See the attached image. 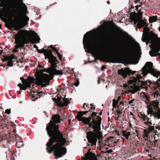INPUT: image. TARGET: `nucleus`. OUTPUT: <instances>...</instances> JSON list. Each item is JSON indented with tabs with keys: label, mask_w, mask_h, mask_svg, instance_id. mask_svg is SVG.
I'll list each match as a JSON object with an SVG mask.
<instances>
[{
	"label": "nucleus",
	"mask_w": 160,
	"mask_h": 160,
	"mask_svg": "<svg viewBox=\"0 0 160 160\" xmlns=\"http://www.w3.org/2000/svg\"><path fill=\"white\" fill-rule=\"evenodd\" d=\"M158 17L157 16H152L149 18V21L150 23L155 22L157 20Z\"/></svg>",
	"instance_id": "cd10ccee"
},
{
	"label": "nucleus",
	"mask_w": 160,
	"mask_h": 160,
	"mask_svg": "<svg viewBox=\"0 0 160 160\" xmlns=\"http://www.w3.org/2000/svg\"><path fill=\"white\" fill-rule=\"evenodd\" d=\"M12 139H15V138H16L17 137L16 136V135H14V136H12Z\"/></svg>",
	"instance_id": "4d7b16f0"
},
{
	"label": "nucleus",
	"mask_w": 160,
	"mask_h": 160,
	"mask_svg": "<svg viewBox=\"0 0 160 160\" xmlns=\"http://www.w3.org/2000/svg\"><path fill=\"white\" fill-rule=\"evenodd\" d=\"M136 45L138 47V52L140 54H141V50L140 47V46H139V43H138L137 42H136Z\"/></svg>",
	"instance_id": "72a5a7b5"
},
{
	"label": "nucleus",
	"mask_w": 160,
	"mask_h": 160,
	"mask_svg": "<svg viewBox=\"0 0 160 160\" xmlns=\"http://www.w3.org/2000/svg\"><path fill=\"white\" fill-rule=\"evenodd\" d=\"M100 41H103L104 42L108 43L109 44H112L113 45H118L119 44V45H120H120H121V44H122L123 42H123H124V40L123 39H121L120 38V39H118V40H113V39H111V38H103V39H102Z\"/></svg>",
	"instance_id": "4468645a"
},
{
	"label": "nucleus",
	"mask_w": 160,
	"mask_h": 160,
	"mask_svg": "<svg viewBox=\"0 0 160 160\" xmlns=\"http://www.w3.org/2000/svg\"><path fill=\"white\" fill-rule=\"evenodd\" d=\"M156 93L158 95V96H160V93L158 92V91L155 92H154L152 94V98L153 99V101H151L150 99V97L149 96H148V95L145 94L144 93H143V97L144 99H145L146 100L145 101V103L147 104L148 105V108L149 106L150 105V104L153 103V102L155 101V100L154 98V97L153 96V95L155 94Z\"/></svg>",
	"instance_id": "a211bd4d"
},
{
	"label": "nucleus",
	"mask_w": 160,
	"mask_h": 160,
	"mask_svg": "<svg viewBox=\"0 0 160 160\" xmlns=\"http://www.w3.org/2000/svg\"><path fill=\"white\" fill-rule=\"evenodd\" d=\"M142 74L144 77L148 73H150L152 75L158 78L160 76L156 83L157 88L160 89V72L156 70L153 68V63L151 62H147L145 66L142 68Z\"/></svg>",
	"instance_id": "0eeeda50"
},
{
	"label": "nucleus",
	"mask_w": 160,
	"mask_h": 160,
	"mask_svg": "<svg viewBox=\"0 0 160 160\" xmlns=\"http://www.w3.org/2000/svg\"><path fill=\"white\" fill-rule=\"evenodd\" d=\"M89 32H87L84 35L83 40V43L84 44V48H86L88 50H90L93 48L94 46H98L100 43V41H94L92 40L91 37L89 36Z\"/></svg>",
	"instance_id": "1a4fd4ad"
},
{
	"label": "nucleus",
	"mask_w": 160,
	"mask_h": 160,
	"mask_svg": "<svg viewBox=\"0 0 160 160\" xmlns=\"http://www.w3.org/2000/svg\"><path fill=\"white\" fill-rule=\"evenodd\" d=\"M138 116L143 120L144 123L148 127V128L145 129L143 131V138L146 140L144 142V145L147 149H150L153 145V142L150 140L149 134L152 133L153 134H154V135H157L158 134L157 130L158 129L159 130V128L158 127L152 126V123L151 119L143 112H140Z\"/></svg>",
	"instance_id": "20e7f679"
},
{
	"label": "nucleus",
	"mask_w": 160,
	"mask_h": 160,
	"mask_svg": "<svg viewBox=\"0 0 160 160\" xmlns=\"http://www.w3.org/2000/svg\"><path fill=\"white\" fill-rule=\"evenodd\" d=\"M58 99L56 102L57 105L60 107H63L64 106H67L70 103L68 99L66 98L65 97L62 98V100L63 101V102H62L61 98L58 97Z\"/></svg>",
	"instance_id": "6ab92c4d"
},
{
	"label": "nucleus",
	"mask_w": 160,
	"mask_h": 160,
	"mask_svg": "<svg viewBox=\"0 0 160 160\" xmlns=\"http://www.w3.org/2000/svg\"><path fill=\"white\" fill-rule=\"evenodd\" d=\"M124 53L130 59H133L136 56V53L133 47L129 46L124 51Z\"/></svg>",
	"instance_id": "2eb2a0df"
},
{
	"label": "nucleus",
	"mask_w": 160,
	"mask_h": 160,
	"mask_svg": "<svg viewBox=\"0 0 160 160\" xmlns=\"http://www.w3.org/2000/svg\"><path fill=\"white\" fill-rule=\"evenodd\" d=\"M5 112L8 114H9L11 113V109H7L5 110Z\"/></svg>",
	"instance_id": "c03bdc74"
},
{
	"label": "nucleus",
	"mask_w": 160,
	"mask_h": 160,
	"mask_svg": "<svg viewBox=\"0 0 160 160\" xmlns=\"http://www.w3.org/2000/svg\"><path fill=\"white\" fill-rule=\"evenodd\" d=\"M105 68V66H102L101 68V69L102 70H104Z\"/></svg>",
	"instance_id": "864d4df0"
},
{
	"label": "nucleus",
	"mask_w": 160,
	"mask_h": 160,
	"mask_svg": "<svg viewBox=\"0 0 160 160\" xmlns=\"http://www.w3.org/2000/svg\"><path fill=\"white\" fill-rule=\"evenodd\" d=\"M100 78H99L98 79V84H99L100 83Z\"/></svg>",
	"instance_id": "5fc2aeb1"
},
{
	"label": "nucleus",
	"mask_w": 160,
	"mask_h": 160,
	"mask_svg": "<svg viewBox=\"0 0 160 160\" xmlns=\"http://www.w3.org/2000/svg\"><path fill=\"white\" fill-rule=\"evenodd\" d=\"M122 135L127 140H130L131 139V133L130 132H128L127 131L123 130L122 131Z\"/></svg>",
	"instance_id": "393cba45"
},
{
	"label": "nucleus",
	"mask_w": 160,
	"mask_h": 160,
	"mask_svg": "<svg viewBox=\"0 0 160 160\" xmlns=\"http://www.w3.org/2000/svg\"><path fill=\"white\" fill-rule=\"evenodd\" d=\"M126 69L127 68H122L118 70V74L122 76L124 78L130 75L131 74H133L136 72V71H132L129 69L127 70Z\"/></svg>",
	"instance_id": "ddd939ff"
},
{
	"label": "nucleus",
	"mask_w": 160,
	"mask_h": 160,
	"mask_svg": "<svg viewBox=\"0 0 160 160\" xmlns=\"http://www.w3.org/2000/svg\"><path fill=\"white\" fill-rule=\"evenodd\" d=\"M52 51H54L55 52H56L57 53V54L58 53H59L58 52V50L57 49L55 48H53V49L52 50Z\"/></svg>",
	"instance_id": "8fccbe9b"
},
{
	"label": "nucleus",
	"mask_w": 160,
	"mask_h": 160,
	"mask_svg": "<svg viewBox=\"0 0 160 160\" xmlns=\"http://www.w3.org/2000/svg\"><path fill=\"white\" fill-rule=\"evenodd\" d=\"M130 20L133 21L134 24L137 25L138 23L139 22L137 13L135 11H134L133 12L130 13Z\"/></svg>",
	"instance_id": "412c9836"
},
{
	"label": "nucleus",
	"mask_w": 160,
	"mask_h": 160,
	"mask_svg": "<svg viewBox=\"0 0 160 160\" xmlns=\"http://www.w3.org/2000/svg\"><path fill=\"white\" fill-rule=\"evenodd\" d=\"M144 80V78H143L140 75H137L136 77L134 79V82L135 84L139 86L142 87L143 88H146L150 86L151 83V81L150 80H147L145 82L142 81Z\"/></svg>",
	"instance_id": "f8f14e48"
},
{
	"label": "nucleus",
	"mask_w": 160,
	"mask_h": 160,
	"mask_svg": "<svg viewBox=\"0 0 160 160\" xmlns=\"http://www.w3.org/2000/svg\"><path fill=\"white\" fill-rule=\"evenodd\" d=\"M79 83V80L78 79H77L76 82L74 83L73 85L76 87H78V86Z\"/></svg>",
	"instance_id": "58836bf2"
},
{
	"label": "nucleus",
	"mask_w": 160,
	"mask_h": 160,
	"mask_svg": "<svg viewBox=\"0 0 160 160\" xmlns=\"http://www.w3.org/2000/svg\"><path fill=\"white\" fill-rule=\"evenodd\" d=\"M157 44H159V46H158V45H152V49L149 52V54L151 57L160 56V53L159 52L160 51V42L158 43Z\"/></svg>",
	"instance_id": "f3484780"
},
{
	"label": "nucleus",
	"mask_w": 160,
	"mask_h": 160,
	"mask_svg": "<svg viewBox=\"0 0 160 160\" xmlns=\"http://www.w3.org/2000/svg\"><path fill=\"white\" fill-rule=\"evenodd\" d=\"M115 28L119 31L125 33V32L123 31L122 29L120 27L117 26L116 25H115Z\"/></svg>",
	"instance_id": "473e14b6"
},
{
	"label": "nucleus",
	"mask_w": 160,
	"mask_h": 160,
	"mask_svg": "<svg viewBox=\"0 0 160 160\" xmlns=\"http://www.w3.org/2000/svg\"><path fill=\"white\" fill-rule=\"evenodd\" d=\"M112 150L110 149L109 150H107L106 152L108 153H110V152H112Z\"/></svg>",
	"instance_id": "3c124183"
},
{
	"label": "nucleus",
	"mask_w": 160,
	"mask_h": 160,
	"mask_svg": "<svg viewBox=\"0 0 160 160\" xmlns=\"http://www.w3.org/2000/svg\"><path fill=\"white\" fill-rule=\"evenodd\" d=\"M17 49H15V50H14V51L15 52H18V51Z\"/></svg>",
	"instance_id": "052dcab7"
},
{
	"label": "nucleus",
	"mask_w": 160,
	"mask_h": 160,
	"mask_svg": "<svg viewBox=\"0 0 160 160\" xmlns=\"http://www.w3.org/2000/svg\"><path fill=\"white\" fill-rule=\"evenodd\" d=\"M38 52L39 53H44L45 58L48 59V62L51 64V68H48V72L55 75H62L63 73L61 70L56 69L57 64L58 61L57 58L52 54V51L51 49H46L42 48L41 50L38 49Z\"/></svg>",
	"instance_id": "423d86ee"
},
{
	"label": "nucleus",
	"mask_w": 160,
	"mask_h": 160,
	"mask_svg": "<svg viewBox=\"0 0 160 160\" xmlns=\"http://www.w3.org/2000/svg\"><path fill=\"white\" fill-rule=\"evenodd\" d=\"M135 151V149L134 148H133V150H132V151H131V152H132V153H133Z\"/></svg>",
	"instance_id": "e2e57ef3"
},
{
	"label": "nucleus",
	"mask_w": 160,
	"mask_h": 160,
	"mask_svg": "<svg viewBox=\"0 0 160 160\" xmlns=\"http://www.w3.org/2000/svg\"><path fill=\"white\" fill-rule=\"evenodd\" d=\"M20 79L22 80H22H24V78L23 77H21L20 78Z\"/></svg>",
	"instance_id": "680f3d73"
},
{
	"label": "nucleus",
	"mask_w": 160,
	"mask_h": 160,
	"mask_svg": "<svg viewBox=\"0 0 160 160\" xmlns=\"http://www.w3.org/2000/svg\"><path fill=\"white\" fill-rule=\"evenodd\" d=\"M104 58L106 59V61L107 62H111L112 63L116 62V60L114 59L112 57L110 56L106 55L105 56Z\"/></svg>",
	"instance_id": "bb28decb"
},
{
	"label": "nucleus",
	"mask_w": 160,
	"mask_h": 160,
	"mask_svg": "<svg viewBox=\"0 0 160 160\" xmlns=\"http://www.w3.org/2000/svg\"><path fill=\"white\" fill-rule=\"evenodd\" d=\"M135 8H136L135 9L137 10L138 9V7L137 5L135 6Z\"/></svg>",
	"instance_id": "0e129e2a"
},
{
	"label": "nucleus",
	"mask_w": 160,
	"mask_h": 160,
	"mask_svg": "<svg viewBox=\"0 0 160 160\" xmlns=\"http://www.w3.org/2000/svg\"><path fill=\"white\" fill-rule=\"evenodd\" d=\"M36 93L32 94V99L35 98V99H38V98H40L42 97L43 95V92L42 91L37 92H36Z\"/></svg>",
	"instance_id": "b1692460"
},
{
	"label": "nucleus",
	"mask_w": 160,
	"mask_h": 160,
	"mask_svg": "<svg viewBox=\"0 0 160 160\" xmlns=\"http://www.w3.org/2000/svg\"><path fill=\"white\" fill-rule=\"evenodd\" d=\"M15 6L10 3L6 4L5 6V10L1 15H0V19L4 22L8 18L12 21L13 18L14 22L12 24H9V28H14L15 30H19L26 26V24L23 21L21 15V9H15Z\"/></svg>",
	"instance_id": "7ed1b4c3"
},
{
	"label": "nucleus",
	"mask_w": 160,
	"mask_h": 160,
	"mask_svg": "<svg viewBox=\"0 0 160 160\" xmlns=\"http://www.w3.org/2000/svg\"><path fill=\"white\" fill-rule=\"evenodd\" d=\"M88 105L84 103L82 108L85 111L78 112L76 117L78 121H82L85 125H88L90 130L91 129H93V131H89L86 133L88 142L91 143V145L92 146L96 145L98 140L99 141L98 142H100L103 138L102 133L99 131L101 130L102 118L99 116L96 117L98 113L95 112H92L88 117H83L84 115L87 116V113L95 110V107H93L92 104H90L91 106L90 109Z\"/></svg>",
	"instance_id": "f03ea898"
},
{
	"label": "nucleus",
	"mask_w": 160,
	"mask_h": 160,
	"mask_svg": "<svg viewBox=\"0 0 160 160\" xmlns=\"http://www.w3.org/2000/svg\"><path fill=\"white\" fill-rule=\"evenodd\" d=\"M22 83L23 84V85L26 84L28 82V81H27L25 79L24 80H22Z\"/></svg>",
	"instance_id": "09e8293b"
},
{
	"label": "nucleus",
	"mask_w": 160,
	"mask_h": 160,
	"mask_svg": "<svg viewBox=\"0 0 160 160\" xmlns=\"http://www.w3.org/2000/svg\"><path fill=\"white\" fill-rule=\"evenodd\" d=\"M49 48H51L52 49V50L53 49V48H55L54 47H53L52 46V45H50V46L49 47Z\"/></svg>",
	"instance_id": "6e6d98bb"
},
{
	"label": "nucleus",
	"mask_w": 160,
	"mask_h": 160,
	"mask_svg": "<svg viewBox=\"0 0 160 160\" xmlns=\"http://www.w3.org/2000/svg\"><path fill=\"white\" fill-rule=\"evenodd\" d=\"M57 55L59 59L61 61H62V55L60 54L59 53H58Z\"/></svg>",
	"instance_id": "de8ad7c7"
},
{
	"label": "nucleus",
	"mask_w": 160,
	"mask_h": 160,
	"mask_svg": "<svg viewBox=\"0 0 160 160\" xmlns=\"http://www.w3.org/2000/svg\"><path fill=\"white\" fill-rule=\"evenodd\" d=\"M146 36L147 37V42H149L152 45H158V43L160 42V37H158V35L153 32L152 31L147 33Z\"/></svg>",
	"instance_id": "9d476101"
},
{
	"label": "nucleus",
	"mask_w": 160,
	"mask_h": 160,
	"mask_svg": "<svg viewBox=\"0 0 160 160\" xmlns=\"http://www.w3.org/2000/svg\"><path fill=\"white\" fill-rule=\"evenodd\" d=\"M0 124H1L2 128H4V127L6 128L7 126H9L12 125L10 120L6 118L4 116L3 117L0 115Z\"/></svg>",
	"instance_id": "dca6fc26"
},
{
	"label": "nucleus",
	"mask_w": 160,
	"mask_h": 160,
	"mask_svg": "<svg viewBox=\"0 0 160 160\" xmlns=\"http://www.w3.org/2000/svg\"><path fill=\"white\" fill-rule=\"evenodd\" d=\"M141 22L142 27L144 26L145 27H147V26H148V24L143 21Z\"/></svg>",
	"instance_id": "e433bc0d"
},
{
	"label": "nucleus",
	"mask_w": 160,
	"mask_h": 160,
	"mask_svg": "<svg viewBox=\"0 0 160 160\" xmlns=\"http://www.w3.org/2000/svg\"><path fill=\"white\" fill-rule=\"evenodd\" d=\"M21 41H22L25 44H27L28 42H29V41L27 39H24L22 40L21 39Z\"/></svg>",
	"instance_id": "37998d69"
},
{
	"label": "nucleus",
	"mask_w": 160,
	"mask_h": 160,
	"mask_svg": "<svg viewBox=\"0 0 160 160\" xmlns=\"http://www.w3.org/2000/svg\"><path fill=\"white\" fill-rule=\"evenodd\" d=\"M44 72H48V69H44L38 70L35 74L36 78L33 77H30L28 79V82L31 84H36L42 87L49 85L50 80L53 78L54 74L50 73V75H48L43 73Z\"/></svg>",
	"instance_id": "39448f33"
},
{
	"label": "nucleus",
	"mask_w": 160,
	"mask_h": 160,
	"mask_svg": "<svg viewBox=\"0 0 160 160\" xmlns=\"http://www.w3.org/2000/svg\"><path fill=\"white\" fill-rule=\"evenodd\" d=\"M13 132H14V134H15V133L16 132V129H14L13 130Z\"/></svg>",
	"instance_id": "774afa93"
},
{
	"label": "nucleus",
	"mask_w": 160,
	"mask_h": 160,
	"mask_svg": "<svg viewBox=\"0 0 160 160\" xmlns=\"http://www.w3.org/2000/svg\"><path fill=\"white\" fill-rule=\"evenodd\" d=\"M138 14V17H142V12L140 10H139L138 11V13H137Z\"/></svg>",
	"instance_id": "c9c22d12"
},
{
	"label": "nucleus",
	"mask_w": 160,
	"mask_h": 160,
	"mask_svg": "<svg viewBox=\"0 0 160 160\" xmlns=\"http://www.w3.org/2000/svg\"><path fill=\"white\" fill-rule=\"evenodd\" d=\"M24 31L22 29L20 30L18 33L14 35V39L15 40V42L16 44L15 46V49H18L20 48H23L24 47V43L21 41V38L24 36Z\"/></svg>",
	"instance_id": "9b49d317"
},
{
	"label": "nucleus",
	"mask_w": 160,
	"mask_h": 160,
	"mask_svg": "<svg viewBox=\"0 0 160 160\" xmlns=\"http://www.w3.org/2000/svg\"><path fill=\"white\" fill-rule=\"evenodd\" d=\"M136 102V101L134 99H133L132 100H131L129 102V104H131V106H134V105L133 104H131L132 103H135Z\"/></svg>",
	"instance_id": "f704fd0d"
},
{
	"label": "nucleus",
	"mask_w": 160,
	"mask_h": 160,
	"mask_svg": "<svg viewBox=\"0 0 160 160\" xmlns=\"http://www.w3.org/2000/svg\"><path fill=\"white\" fill-rule=\"evenodd\" d=\"M138 131L136 129H135V132H133V134H137V136L138 137Z\"/></svg>",
	"instance_id": "49530a36"
},
{
	"label": "nucleus",
	"mask_w": 160,
	"mask_h": 160,
	"mask_svg": "<svg viewBox=\"0 0 160 160\" xmlns=\"http://www.w3.org/2000/svg\"><path fill=\"white\" fill-rule=\"evenodd\" d=\"M73 84L72 83H70L69 86L71 87V86H73Z\"/></svg>",
	"instance_id": "338daca9"
},
{
	"label": "nucleus",
	"mask_w": 160,
	"mask_h": 160,
	"mask_svg": "<svg viewBox=\"0 0 160 160\" xmlns=\"http://www.w3.org/2000/svg\"><path fill=\"white\" fill-rule=\"evenodd\" d=\"M150 29L147 27H145L143 28V33L142 38V41L144 42H147V37L146 36V34L150 31Z\"/></svg>",
	"instance_id": "4be33fe9"
},
{
	"label": "nucleus",
	"mask_w": 160,
	"mask_h": 160,
	"mask_svg": "<svg viewBox=\"0 0 160 160\" xmlns=\"http://www.w3.org/2000/svg\"><path fill=\"white\" fill-rule=\"evenodd\" d=\"M156 137L155 136H154V141L153 142V143H154V145H153V147H155L156 146V144L157 143V142L158 141V140L156 139Z\"/></svg>",
	"instance_id": "4c0bfd02"
},
{
	"label": "nucleus",
	"mask_w": 160,
	"mask_h": 160,
	"mask_svg": "<svg viewBox=\"0 0 160 160\" xmlns=\"http://www.w3.org/2000/svg\"><path fill=\"white\" fill-rule=\"evenodd\" d=\"M33 47L34 48H36L37 50L38 49V48L37 45L35 44H34L33 45Z\"/></svg>",
	"instance_id": "603ef678"
},
{
	"label": "nucleus",
	"mask_w": 160,
	"mask_h": 160,
	"mask_svg": "<svg viewBox=\"0 0 160 160\" xmlns=\"http://www.w3.org/2000/svg\"><path fill=\"white\" fill-rule=\"evenodd\" d=\"M137 25V28H140L142 27L141 22H138Z\"/></svg>",
	"instance_id": "ea45409f"
},
{
	"label": "nucleus",
	"mask_w": 160,
	"mask_h": 160,
	"mask_svg": "<svg viewBox=\"0 0 160 160\" xmlns=\"http://www.w3.org/2000/svg\"><path fill=\"white\" fill-rule=\"evenodd\" d=\"M18 86L19 87L20 89L21 90H25L27 89L26 84L25 85H22L21 83H19L18 84Z\"/></svg>",
	"instance_id": "7c9ffc66"
},
{
	"label": "nucleus",
	"mask_w": 160,
	"mask_h": 160,
	"mask_svg": "<svg viewBox=\"0 0 160 160\" xmlns=\"http://www.w3.org/2000/svg\"><path fill=\"white\" fill-rule=\"evenodd\" d=\"M94 50V54L93 55L95 56V60L94 61H96L97 59H99L100 60L102 61V58L100 57V55L98 51L96 49L93 50Z\"/></svg>",
	"instance_id": "a878e982"
},
{
	"label": "nucleus",
	"mask_w": 160,
	"mask_h": 160,
	"mask_svg": "<svg viewBox=\"0 0 160 160\" xmlns=\"http://www.w3.org/2000/svg\"><path fill=\"white\" fill-rule=\"evenodd\" d=\"M99 111H100L99 112V113L98 112V114H99V115H97V114L96 117H98V116H99L100 117H100V116L102 115V112L103 111V110H100Z\"/></svg>",
	"instance_id": "a18cd8bd"
},
{
	"label": "nucleus",
	"mask_w": 160,
	"mask_h": 160,
	"mask_svg": "<svg viewBox=\"0 0 160 160\" xmlns=\"http://www.w3.org/2000/svg\"><path fill=\"white\" fill-rule=\"evenodd\" d=\"M124 105L122 102H120L119 104L117 106V109L122 110L124 109Z\"/></svg>",
	"instance_id": "c85d7f7f"
},
{
	"label": "nucleus",
	"mask_w": 160,
	"mask_h": 160,
	"mask_svg": "<svg viewBox=\"0 0 160 160\" xmlns=\"http://www.w3.org/2000/svg\"><path fill=\"white\" fill-rule=\"evenodd\" d=\"M112 106L113 108H117V106L119 104V102L118 101L116 100L115 99H114L112 100Z\"/></svg>",
	"instance_id": "c756f323"
},
{
	"label": "nucleus",
	"mask_w": 160,
	"mask_h": 160,
	"mask_svg": "<svg viewBox=\"0 0 160 160\" xmlns=\"http://www.w3.org/2000/svg\"><path fill=\"white\" fill-rule=\"evenodd\" d=\"M52 120L47 124L46 130L50 137L46 143V149L49 153L54 152V155L60 158L66 153V148L63 147L67 142L62 133L59 130L58 123L62 120L60 115L56 114L52 116Z\"/></svg>",
	"instance_id": "f257e3e1"
},
{
	"label": "nucleus",
	"mask_w": 160,
	"mask_h": 160,
	"mask_svg": "<svg viewBox=\"0 0 160 160\" xmlns=\"http://www.w3.org/2000/svg\"><path fill=\"white\" fill-rule=\"evenodd\" d=\"M153 96L155 101L150 104L149 106L148 111H147L148 115H150V117H152V115L160 119V112H157L160 110L159 107V104L160 101V96H158L156 93H155Z\"/></svg>",
	"instance_id": "6e6552de"
},
{
	"label": "nucleus",
	"mask_w": 160,
	"mask_h": 160,
	"mask_svg": "<svg viewBox=\"0 0 160 160\" xmlns=\"http://www.w3.org/2000/svg\"><path fill=\"white\" fill-rule=\"evenodd\" d=\"M90 148L88 149V152L85 154V159L84 160H97L95 154L91 152Z\"/></svg>",
	"instance_id": "aec40b11"
},
{
	"label": "nucleus",
	"mask_w": 160,
	"mask_h": 160,
	"mask_svg": "<svg viewBox=\"0 0 160 160\" xmlns=\"http://www.w3.org/2000/svg\"><path fill=\"white\" fill-rule=\"evenodd\" d=\"M31 83H29L28 82H27L26 84L27 88H30L31 87Z\"/></svg>",
	"instance_id": "79ce46f5"
},
{
	"label": "nucleus",
	"mask_w": 160,
	"mask_h": 160,
	"mask_svg": "<svg viewBox=\"0 0 160 160\" xmlns=\"http://www.w3.org/2000/svg\"><path fill=\"white\" fill-rule=\"evenodd\" d=\"M3 62H5L6 61H8V62L7 63V65L9 67H12L13 65V62L12 60L9 57H6L4 58H2L1 59Z\"/></svg>",
	"instance_id": "5701e85b"
},
{
	"label": "nucleus",
	"mask_w": 160,
	"mask_h": 160,
	"mask_svg": "<svg viewBox=\"0 0 160 160\" xmlns=\"http://www.w3.org/2000/svg\"><path fill=\"white\" fill-rule=\"evenodd\" d=\"M134 8V7L132 6H131V8L129 10V11H130V12H131V11H132V10L131 9H132V8Z\"/></svg>",
	"instance_id": "bf43d9fd"
},
{
	"label": "nucleus",
	"mask_w": 160,
	"mask_h": 160,
	"mask_svg": "<svg viewBox=\"0 0 160 160\" xmlns=\"http://www.w3.org/2000/svg\"><path fill=\"white\" fill-rule=\"evenodd\" d=\"M130 115H132V116H134V115L133 114V113L132 112H130Z\"/></svg>",
	"instance_id": "69168bd1"
},
{
	"label": "nucleus",
	"mask_w": 160,
	"mask_h": 160,
	"mask_svg": "<svg viewBox=\"0 0 160 160\" xmlns=\"http://www.w3.org/2000/svg\"><path fill=\"white\" fill-rule=\"evenodd\" d=\"M122 110H119L118 109H117V110L116 111L118 113V114L120 116L122 113V112H121Z\"/></svg>",
	"instance_id": "a19ab883"
},
{
	"label": "nucleus",
	"mask_w": 160,
	"mask_h": 160,
	"mask_svg": "<svg viewBox=\"0 0 160 160\" xmlns=\"http://www.w3.org/2000/svg\"><path fill=\"white\" fill-rule=\"evenodd\" d=\"M23 142L22 141L17 142L16 144L17 147L18 148H20L22 147H23Z\"/></svg>",
	"instance_id": "2f4dec72"
},
{
	"label": "nucleus",
	"mask_w": 160,
	"mask_h": 160,
	"mask_svg": "<svg viewBox=\"0 0 160 160\" xmlns=\"http://www.w3.org/2000/svg\"><path fill=\"white\" fill-rule=\"evenodd\" d=\"M140 4L137 5V6L138 7H140L141 6V5H142V2H140Z\"/></svg>",
	"instance_id": "13d9d810"
}]
</instances>
